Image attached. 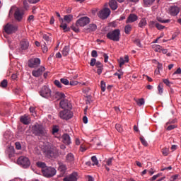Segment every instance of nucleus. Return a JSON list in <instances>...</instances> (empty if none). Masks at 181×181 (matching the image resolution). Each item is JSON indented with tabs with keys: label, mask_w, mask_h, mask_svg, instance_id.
<instances>
[{
	"label": "nucleus",
	"mask_w": 181,
	"mask_h": 181,
	"mask_svg": "<svg viewBox=\"0 0 181 181\" xmlns=\"http://www.w3.org/2000/svg\"><path fill=\"white\" fill-rule=\"evenodd\" d=\"M81 152H86L87 151V148L84 147V146L81 145L80 147Z\"/></svg>",
	"instance_id": "obj_63"
},
{
	"label": "nucleus",
	"mask_w": 181,
	"mask_h": 181,
	"mask_svg": "<svg viewBox=\"0 0 181 181\" xmlns=\"http://www.w3.org/2000/svg\"><path fill=\"white\" fill-rule=\"evenodd\" d=\"M97 71L96 73L98 74V76H100L101 74V73H103V70H104V66L100 67V68H97Z\"/></svg>",
	"instance_id": "obj_55"
},
{
	"label": "nucleus",
	"mask_w": 181,
	"mask_h": 181,
	"mask_svg": "<svg viewBox=\"0 0 181 181\" xmlns=\"http://www.w3.org/2000/svg\"><path fill=\"white\" fill-rule=\"evenodd\" d=\"M131 30H132V26L131 25L128 24L124 27V33L127 35H129Z\"/></svg>",
	"instance_id": "obj_32"
},
{
	"label": "nucleus",
	"mask_w": 181,
	"mask_h": 181,
	"mask_svg": "<svg viewBox=\"0 0 181 181\" xmlns=\"http://www.w3.org/2000/svg\"><path fill=\"white\" fill-rule=\"evenodd\" d=\"M39 94L41 97L47 98V100H52V96L53 95L52 89H50L47 86H42L39 91Z\"/></svg>",
	"instance_id": "obj_2"
},
{
	"label": "nucleus",
	"mask_w": 181,
	"mask_h": 181,
	"mask_svg": "<svg viewBox=\"0 0 181 181\" xmlns=\"http://www.w3.org/2000/svg\"><path fill=\"white\" fill-rule=\"evenodd\" d=\"M1 87H4V88L7 87L8 86V81H6L5 79L3 80L1 83Z\"/></svg>",
	"instance_id": "obj_50"
},
{
	"label": "nucleus",
	"mask_w": 181,
	"mask_h": 181,
	"mask_svg": "<svg viewBox=\"0 0 181 181\" xmlns=\"http://www.w3.org/2000/svg\"><path fill=\"white\" fill-rule=\"evenodd\" d=\"M115 128L117 131H118V132H122V127L121 126V124H117Z\"/></svg>",
	"instance_id": "obj_49"
},
{
	"label": "nucleus",
	"mask_w": 181,
	"mask_h": 181,
	"mask_svg": "<svg viewBox=\"0 0 181 181\" xmlns=\"http://www.w3.org/2000/svg\"><path fill=\"white\" fill-rule=\"evenodd\" d=\"M70 86H77L78 84V81H71L69 83Z\"/></svg>",
	"instance_id": "obj_59"
},
{
	"label": "nucleus",
	"mask_w": 181,
	"mask_h": 181,
	"mask_svg": "<svg viewBox=\"0 0 181 181\" xmlns=\"http://www.w3.org/2000/svg\"><path fill=\"white\" fill-rule=\"evenodd\" d=\"M138 21V16L135 13H131L128 16L126 23H134V22H136Z\"/></svg>",
	"instance_id": "obj_14"
},
{
	"label": "nucleus",
	"mask_w": 181,
	"mask_h": 181,
	"mask_svg": "<svg viewBox=\"0 0 181 181\" xmlns=\"http://www.w3.org/2000/svg\"><path fill=\"white\" fill-rule=\"evenodd\" d=\"M111 15V10L108 8H105L98 13V16L100 19H107Z\"/></svg>",
	"instance_id": "obj_9"
},
{
	"label": "nucleus",
	"mask_w": 181,
	"mask_h": 181,
	"mask_svg": "<svg viewBox=\"0 0 181 181\" xmlns=\"http://www.w3.org/2000/svg\"><path fill=\"white\" fill-rule=\"evenodd\" d=\"M103 57H104V59H105V63H107V62H108V54H103Z\"/></svg>",
	"instance_id": "obj_62"
},
{
	"label": "nucleus",
	"mask_w": 181,
	"mask_h": 181,
	"mask_svg": "<svg viewBox=\"0 0 181 181\" xmlns=\"http://www.w3.org/2000/svg\"><path fill=\"white\" fill-rule=\"evenodd\" d=\"M43 39L45 41L44 43L46 45H50L52 43V38H50L47 35H43Z\"/></svg>",
	"instance_id": "obj_26"
},
{
	"label": "nucleus",
	"mask_w": 181,
	"mask_h": 181,
	"mask_svg": "<svg viewBox=\"0 0 181 181\" xmlns=\"http://www.w3.org/2000/svg\"><path fill=\"white\" fill-rule=\"evenodd\" d=\"M37 168H40L42 173L43 172V169H45L47 166H46V163L41 162V161H38L36 163Z\"/></svg>",
	"instance_id": "obj_27"
},
{
	"label": "nucleus",
	"mask_w": 181,
	"mask_h": 181,
	"mask_svg": "<svg viewBox=\"0 0 181 181\" xmlns=\"http://www.w3.org/2000/svg\"><path fill=\"white\" fill-rule=\"evenodd\" d=\"M163 82L164 84H166L168 87H170V84H172V82L169 81V79H163Z\"/></svg>",
	"instance_id": "obj_48"
},
{
	"label": "nucleus",
	"mask_w": 181,
	"mask_h": 181,
	"mask_svg": "<svg viewBox=\"0 0 181 181\" xmlns=\"http://www.w3.org/2000/svg\"><path fill=\"white\" fill-rule=\"evenodd\" d=\"M156 24H158V21H151L149 22L148 26H149V28H151L152 29V28L156 27Z\"/></svg>",
	"instance_id": "obj_36"
},
{
	"label": "nucleus",
	"mask_w": 181,
	"mask_h": 181,
	"mask_svg": "<svg viewBox=\"0 0 181 181\" xmlns=\"http://www.w3.org/2000/svg\"><path fill=\"white\" fill-rule=\"evenodd\" d=\"M96 63H97V59H95V58H92L90 59V65L92 67H94V66H95Z\"/></svg>",
	"instance_id": "obj_46"
},
{
	"label": "nucleus",
	"mask_w": 181,
	"mask_h": 181,
	"mask_svg": "<svg viewBox=\"0 0 181 181\" xmlns=\"http://www.w3.org/2000/svg\"><path fill=\"white\" fill-rule=\"evenodd\" d=\"M177 179H179V175H175L171 176L170 181L177 180Z\"/></svg>",
	"instance_id": "obj_54"
},
{
	"label": "nucleus",
	"mask_w": 181,
	"mask_h": 181,
	"mask_svg": "<svg viewBox=\"0 0 181 181\" xmlns=\"http://www.w3.org/2000/svg\"><path fill=\"white\" fill-rule=\"evenodd\" d=\"M158 93L162 95L163 93V85L160 83L158 86Z\"/></svg>",
	"instance_id": "obj_39"
},
{
	"label": "nucleus",
	"mask_w": 181,
	"mask_h": 181,
	"mask_svg": "<svg viewBox=\"0 0 181 181\" xmlns=\"http://www.w3.org/2000/svg\"><path fill=\"white\" fill-rule=\"evenodd\" d=\"M62 141L65 145H70V144H71V139L70 138V135L68 134H63Z\"/></svg>",
	"instance_id": "obj_20"
},
{
	"label": "nucleus",
	"mask_w": 181,
	"mask_h": 181,
	"mask_svg": "<svg viewBox=\"0 0 181 181\" xmlns=\"http://www.w3.org/2000/svg\"><path fill=\"white\" fill-rule=\"evenodd\" d=\"M153 50H155V52H158V53H160V52L162 51V47L158 45H153Z\"/></svg>",
	"instance_id": "obj_33"
},
{
	"label": "nucleus",
	"mask_w": 181,
	"mask_h": 181,
	"mask_svg": "<svg viewBox=\"0 0 181 181\" xmlns=\"http://www.w3.org/2000/svg\"><path fill=\"white\" fill-rule=\"evenodd\" d=\"M58 170H59V172H61L60 176H64V173L66 172V170H67V167L64 164H61V165H59V166L58 168Z\"/></svg>",
	"instance_id": "obj_24"
},
{
	"label": "nucleus",
	"mask_w": 181,
	"mask_h": 181,
	"mask_svg": "<svg viewBox=\"0 0 181 181\" xmlns=\"http://www.w3.org/2000/svg\"><path fill=\"white\" fill-rule=\"evenodd\" d=\"M21 122L25 125H29L30 124V117L28 115H25L21 117Z\"/></svg>",
	"instance_id": "obj_19"
},
{
	"label": "nucleus",
	"mask_w": 181,
	"mask_h": 181,
	"mask_svg": "<svg viewBox=\"0 0 181 181\" xmlns=\"http://www.w3.org/2000/svg\"><path fill=\"white\" fill-rule=\"evenodd\" d=\"M60 82L62 83V84H64V86H69V84H70V82L64 78H61Z\"/></svg>",
	"instance_id": "obj_41"
},
{
	"label": "nucleus",
	"mask_w": 181,
	"mask_h": 181,
	"mask_svg": "<svg viewBox=\"0 0 181 181\" xmlns=\"http://www.w3.org/2000/svg\"><path fill=\"white\" fill-rule=\"evenodd\" d=\"M112 159L113 158H108V160L106 161V163L107 166H112Z\"/></svg>",
	"instance_id": "obj_53"
},
{
	"label": "nucleus",
	"mask_w": 181,
	"mask_h": 181,
	"mask_svg": "<svg viewBox=\"0 0 181 181\" xmlns=\"http://www.w3.org/2000/svg\"><path fill=\"white\" fill-rule=\"evenodd\" d=\"M156 28L158 29V30H162L165 29V26L162 25L160 23H157Z\"/></svg>",
	"instance_id": "obj_44"
},
{
	"label": "nucleus",
	"mask_w": 181,
	"mask_h": 181,
	"mask_svg": "<svg viewBox=\"0 0 181 181\" xmlns=\"http://www.w3.org/2000/svg\"><path fill=\"white\" fill-rule=\"evenodd\" d=\"M90 23V18L82 17L76 21V26H80L81 28H84L86 25Z\"/></svg>",
	"instance_id": "obj_8"
},
{
	"label": "nucleus",
	"mask_w": 181,
	"mask_h": 181,
	"mask_svg": "<svg viewBox=\"0 0 181 181\" xmlns=\"http://www.w3.org/2000/svg\"><path fill=\"white\" fill-rule=\"evenodd\" d=\"M153 2H155V0H144V5L146 6H151V5H153Z\"/></svg>",
	"instance_id": "obj_34"
},
{
	"label": "nucleus",
	"mask_w": 181,
	"mask_h": 181,
	"mask_svg": "<svg viewBox=\"0 0 181 181\" xmlns=\"http://www.w3.org/2000/svg\"><path fill=\"white\" fill-rule=\"evenodd\" d=\"M181 74V69L178 68L174 73H173V76L176 75V74Z\"/></svg>",
	"instance_id": "obj_61"
},
{
	"label": "nucleus",
	"mask_w": 181,
	"mask_h": 181,
	"mask_svg": "<svg viewBox=\"0 0 181 181\" xmlns=\"http://www.w3.org/2000/svg\"><path fill=\"white\" fill-rule=\"evenodd\" d=\"M63 98H66V95L62 92L57 91L54 94L52 93L51 100H63Z\"/></svg>",
	"instance_id": "obj_13"
},
{
	"label": "nucleus",
	"mask_w": 181,
	"mask_h": 181,
	"mask_svg": "<svg viewBox=\"0 0 181 181\" xmlns=\"http://www.w3.org/2000/svg\"><path fill=\"white\" fill-rule=\"evenodd\" d=\"M176 128V126L175 125H170L167 127L168 131H172V129H175Z\"/></svg>",
	"instance_id": "obj_60"
},
{
	"label": "nucleus",
	"mask_w": 181,
	"mask_h": 181,
	"mask_svg": "<svg viewBox=\"0 0 181 181\" xmlns=\"http://www.w3.org/2000/svg\"><path fill=\"white\" fill-rule=\"evenodd\" d=\"M46 70V68H45V66H40L39 69H37V70H33L32 71V75L34 77H40V76H42V74H43V72Z\"/></svg>",
	"instance_id": "obj_12"
},
{
	"label": "nucleus",
	"mask_w": 181,
	"mask_h": 181,
	"mask_svg": "<svg viewBox=\"0 0 181 181\" xmlns=\"http://www.w3.org/2000/svg\"><path fill=\"white\" fill-rule=\"evenodd\" d=\"M135 101H136L137 105H139V107H141V105H145V99H144V98L136 99Z\"/></svg>",
	"instance_id": "obj_30"
},
{
	"label": "nucleus",
	"mask_w": 181,
	"mask_h": 181,
	"mask_svg": "<svg viewBox=\"0 0 181 181\" xmlns=\"http://www.w3.org/2000/svg\"><path fill=\"white\" fill-rule=\"evenodd\" d=\"M180 12V8L176 6H172L170 7V14L172 16H176Z\"/></svg>",
	"instance_id": "obj_15"
},
{
	"label": "nucleus",
	"mask_w": 181,
	"mask_h": 181,
	"mask_svg": "<svg viewBox=\"0 0 181 181\" xmlns=\"http://www.w3.org/2000/svg\"><path fill=\"white\" fill-rule=\"evenodd\" d=\"M140 141L144 146H148V142L145 141V139H144V137H140Z\"/></svg>",
	"instance_id": "obj_51"
},
{
	"label": "nucleus",
	"mask_w": 181,
	"mask_h": 181,
	"mask_svg": "<svg viewBox=\"0 0 181 181\" xmlns=\"http://www.w3.org/2000/svg\"><path fill=\"white\" fill-rule=\"evenodd\" d=\"M157 21H158V22H160V23H169V22H170V19L163 20L160 17L157 18Z\"/></svg>",
	"instance_id": "obj_35"
},
{
	"label": "nucleus",
	"mask_w": 181,
	"mask_h": 181,
	"mask_svg": "<svg viewBox=\"0 0 181 181\" xmlns=\"http://www.w3.org/2000/svg\"><path fill=\"white\" fill-rule=\"evenodd\" d=\"M40 66V59L39 58H32L28 62V66L31 69H35Z\"/></svg>",
	"instance_id": "obj_11"
},
{
	"label": "nucleus",
	"mask_w": 181,
	"mask_h": 181,
	"mask_svg": "<svg viewBox=\"0 0 181 181\" xmlns=\"http://www.w3.org/2000/svg\"><path fill=\"white\" fill-rule=\"evenodd\" d=\"M149 175H152L153 173H155V170L153 168H151L150 170H148Z\"/></svg>",
	"instance_id": "obj_64"
},
{
	"label": "nucleus",
	"mask_w": 181,
	"mask_h": 181,
	"mask_svg": "<svg viewBox=\"0 0 181 181\" xmlns=\"http://www.w3.org/2000/svg\"><path fill=\"white\" fill-rule=\"evenodd\" d=\"M70 52V47L65 46L62 50V54L63 56H68L69 53Z\"/></svg>",
	"instance_id": "obj_29"
},
{
	"label": "nucleus",
	"mask_w": 181,
	"mask_h": 181,
	"mask_svg": "<svg viewBox=\"0 0 181 181\" xmlns=\"http://www.w3.org/2000/svg\"><path fill=\"white\" fill-rule=\"evenodd\" d=\"M45 177H53L57 173V170L53 167H47L45 169L42 170V172Z\"/></svg>",
	"instance_id": "obj_4"
},
{
	"label": "nucleus",
	"mask_w": 181,
	"mask_h": 181,
	"mask_svg": "<svg viewBox=\"0 0 181 181\" xmlns=\"http://www.w3.org/2000/svg\"><path fill=\"white\" fill-rule=\"evenodd\" d=\"M4 30L6 33H8V35H11V33H13L14 32H16V30H18V26L13 25L11 23H7L4 27Z\"/></svg>",
	"instance_id": "obj_10"
},
{
	"label": "nucleus",
	"mask_w": 181,
	"mask_h": 181,
	"mask_svg": "<svg viewBox=\"0 0 181 181\" xmlns=\"http://www.w3.org/2000/svg\"><path fill=\"white\" fill-rule=\"evenodd\" d=\"M17 163L18 165H20V166H22V168H24L25 169L30 166V160L28 158L25 156H21L20 158H18Z\"/></svg>",
	"instance_id": "obj_6"
},
{
	"label": "nucleus",
	"mask_w": 181,
	"mask_h": 181,
	"mask_svg": "<svg viewBox=\"0 0 181 181\" xmlns=\"http://www.w3.org/2000/svg\"><path fill=\"white\" fill-rule=\"evenodd\" d=\"M125 59H124V58L121 57L119 60V67H122V66H124L125 64Z\"/></svg>",
	"instance_id": "obj_45"
},
{
	"label": "nucleus",
	"mask_w": 181,
	"mask_h": 181,
	"mask_svg": "<svg viewBox=\"0 0 181 181\" xmlns=\"http://www.w3.org/2000/svg\"><path fill=\"white\" fill-rule=\"evenodd\" d=\"M91 56H92V57H98V54L97 53V51L96 50H93L91 52Z\"/></svg>",
	"instance_id": "obj_56"
},
{
	"label": "nucleus",
	"mask_w": 181,
	"mask_h": 181,
	"mask_svg": "<svg viewBox=\"0 0 181 181\" xmlns=\"http://www.w3.org/2000/svg\"><path fill=\"white\" fill-rule=\"evenodd\" d=\"M100 88L102 91L103 92L105 91V88H106L105 82H104L103 81H101L100 82Z\"/></svg>",
	"instance_id": "obj_47"
},
{
	"label": "nucleus",
	"mask_w": 181,
	"mask_h": 181,
	"mask_svg": "<svg viewBox=\"0 0 181 181\" xmlns=\"http://www.w3.org/2000/svg\"><path fill=\"white\" fill-rule=\"evenodd\" d=\"M160 176H162V173H158L156 175H153L151 178H150L151 181H154L156 180V179H158V177H160Z\"/></svg>",
	"instance_id": "obj_42"
},
{
	"label": "nucleus",
	"mask_w": 181,
	"mask_h": 181,
	"mask_svg": "<svg viewBox=\"0 0 181 181\" xmlns=\"http://www.w3.org/2000/svg\"><path fill=\"white\" fill-rule=\"evenodd\" d=\"M47 46L48 45H46L45 44L42 45L43 53H47V50H48Z\"/></svg>",
	"instance_id": "obj_52"
},
{
	"label": "nucleus",
	"mask_w": 181,
	"mask_h": 181,
	"mask_svg": "<svg viewBox=\"0 0 181 181\" xmlns=\"http://www.w3.org/2000/svg\"><path fill=\"white\" fill-rule=\"evenodd\" d=\"M74 154L71 153H69L66 156V161L68 163H74Z\"/></svg>",
	"instance_id": "obj_21"
},
{
	"label": "nucleus",
	"mask_w": 181,
	"mask_h": 181,
	"mask_svg": "<svg viewBox=\"0 0 181 181\" xmlns=\"http://www.w3.org/2000/svg\"><path fill=\"white\" fill-rule=\"evenodd\" d=\"M59 21H62L60 28H62L63 30H64V32H67V30H69V28H67V24L63 23V18H59Z\"/></svg>",
	"instance_id": "obj_31"
},
{
	"label": "nucleus",
	"mask_w": 181,
	"mask_h": 181,
	"mask_svg": "<svg viewBox=\"0 0 181 181\" xmlns=\"http://www.w3.org/2000/svg\"><path fill=\"white\" fill-rule=\"evenodd\" d=\"M54 84L58 87V88H62L63 87V85H62V82H60L59 80H55L54 81Z\"/></svg>",
	"instance_id": "obj_40"
},
{
	"label": "nucleus",
	"mask_w": 181,
	"mask_h": 181,
	"mask_svg": "<svg viewBox=\"0 0 181 181\" xmlns=\"http://www.w3.org/2000/svg\"><path fill=\"white\" fill-rule=\"evenodd\" d=\"M59 105L62 110H66L69 108V101L66 99H63L59 103Z\"/></svg>",
	"instance_id": "obj_22"
},
{
	"label": "nucleus",
	"mask_w": 181,
	"mask_h": 181,
	"mask_svg": "<svg viewBox=\"0 0 181 181\" xmlns=\"http://www.w3.org/2000/svg\"><path fill=\"white\" fill-rule=\"evenodd\" d=\"M162 153H163V156H168V155H169V148H163Z\"/></svg>",
	"instance_id": "obj_38"
},
{
	"label": "nucleus",
	"mask_w": 181,
	"mask_h": 181,
	"mask_svg": "<svg viewBox=\"0 0 181 181\" xmlns=\"http://www.w3.org/2000/svg\"><path fill=\"white\" fill-rule=\"evenodd\" d=\"M14 18L16 21H22V18H23V12L21 11L19 8H17L14 13Z\"/></svg>",
	"instance_id": "obj_18"
},
{
	"label": "nucleus",
	"mask_w": 181,
	"mask_h": 181,
	"mask_svg": "<svg viewBox=\"0 0 181 181\" xmlns=\"http://www.w3.org/2000/svg\"><path fill=\"white\" fill-rule=\"evenodd\" d=\"M88 29L89 30H92V32H93V30L97 29V25L95 24H90Z\"/></svg>",
	"instance_id": "obj_43"
},
{
	"label": "nucleus",
	"mask_w": 181,
	"mask_h": 181,
	"mask_svg": "<svg viewBox=\"0 0 181 181\" xmlns=\"http://www.w3.org/2000/svg\"><path fill=\"white\" fill-rule=\"evenodd\" d=\"M64 21H65V22H66L67 23H70V22L73 21V15L69 14L64 16Z\"/></svg>",
	"instance_id": "obj_28"
},
{
	"label": "nucleus",
	"mask_w": 181,
	"mask_h": 181,
	"mask_svg": "<svg viewBox=\"0 0 181 181\" xmlns=\"http://www.w3.org/2000/svg\"><path fill=\"white\" fill-rule=\"evenodd\" d=\"M33 134H35V135H38V136L46 135V134L47 133L46 129L43 128V126L39 124H36L33 127Z\"/></svg>",
	"instance_id": "obj_5"
},
{
	"label": "nucleus",
	"mask_w": 181,
	"mask_h": 181,
	"mask_svg": "<svg viewBox=\"0 0 181 181\" xmlns=\"http://www.w3.org/2000/svg\"><path fill=\"white\" fill-rule=\"evenodd\" d=\"M95 67L98 69V68L104 67V66L99 61H98L96 62Z\"/></svg>",
	"instance_id": "obj_57"
},
{
	"label": "nucleus",
	"mask_w": 181,
	"mask_h": 181,
	"mask_svg": "<svg viewBox=\"0 0 181 181\" xmlns=\"http://www.w3.org/2000/svg\"><path fill=\"white\" fill-rule=\"evenodd\" d=\"M109 6L112 11H116V9L118 8V4L115 0H110L109 2Z\"/></svg>",
	"instance_id": "obj_23"
},
{
	"label": "nucleus",
	"mask_w": 181,
	"mask_h": 181,
	"mask_svg": "<svg viewBox=\"0 0 181 181\" xmlns=\"http://www.w3.org/2000/svg\"><path fill=\"white\" fill-rule=\"evenodd\" d=\"M148 25V22L146 21V18H141V21L139 23V28H141V29H144Z\"/></svg>",
	"instance_id": "obj_25"
},
{
	"label": "nucleus",
	"mask_w": 181,
	"mask_h": 181,
	"mask_svg": "<svg viewBox=\"0 0 181 181\" xmlns=\"http://www.w3.org/2000/svg\"><path fill=\"white\" fill-rule=\"evenodd\" d=\"M91 160L93 162V166H94L95 165H98V160L97 159V156H93L91 157Z\"/></svg>",
	"instance_id": "obj_37"
},
{
	"label": "nucleus",
	"mask_w": 181,
	"mask_h": 181,
	"mask_svg": "<svg viewBox=\"0 0 181 181\" xmlns=\"http://www.w3.org/2000/svg\"><path fill=\"white\" fill-rule=\"evenodd\" d=\"M121 35V31H119V29H116L113 31L109 32L106 37L107 39H110V40H113V42H119V35Z\"/></svg>",
	"instance_id": "obj_3"
},
{
	"label": "nucleus",
	"mask_w": 181,
	"mask_h": 181,
	"mask_svg": "<svg viewBox=\"0 0 181 181\" xmlns=\"http://www.w3.org/2000/svg\"><path fill=\"white\" fill-rule=\"evenodd\" d=\"M59 117L62 119H70L73 118V113L69 110H64L59 112Z\"/></svg>",
	"instance_id": "obj_7"
},
{
	"label": "nucleus",
	"mask_w": 181,
	"mask_h": 181,
	"mask_svg": "<svg viewBox=\"0 0 181 181\" xmlns=\"http://www.w3.org/2000/svg\"><path fill=\"white\" fill-rule=\"evenodd\" d=\"M16 148L18 149V151L22 148V146L21 145V143L16 142Z\"/></svg>",
	"instance_id": "obj_58"
},
{
	"label": "nucleus",
	"mask_w": 181,
	"mask_h": 181,
	"mask_svg": "<svg viewBox=\"0 0 181 181\" xmlns=\"http://www.w3.org/2000/svg\"><path fill=\"white\" fill-rule=\"evenodd\" d=\"M45 153L47 158H56L59 157V149L54 146H48L45 147Z\"/></svg>",
	"instance_id": "obj_1"
},
{
	"label": "nucleus",
	"mask_w": 181,
	"mask_h": 181,
	"mask_svg": "<svg viewBox=\"0 0 181 181\" xmlns=\"http://www.w3.org/2000/svg\"><path fill=\"white\" fill-rule=\"evenodd\" d=\"M64 181H77V173H72L70 175L64 177Z\"/></svg>",
	"instance_id": "obj_17"
},
{
	"label": "nucleus",
	"mask_w": 181,
	"mask_h": 181,
	"mask_svg": "<svg viewBox=\"0 0 181 181\" xmlns=\"http://www.w3.org/2000/svg\"><path fill=\"white\" fill-rule=\"evenodd\" d=\"M20 48L21 50H28L29 48V41L26 39H23L20 42Z\"/></svg>",
	"instance_id": "obj_16"
}]
</instances>
